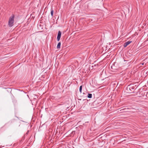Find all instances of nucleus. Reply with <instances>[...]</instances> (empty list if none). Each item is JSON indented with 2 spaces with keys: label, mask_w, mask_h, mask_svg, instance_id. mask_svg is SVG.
<instances>
[{
  "label": "nucleus",
  "mask_w": 148,
  "mask_h": 148,
  "mask_svg": "<svg viewBox=\"0 0 148 148\" xmlns=\"http://www.w3.org/2000/svg\"><path fill=\"white\" fill-rule=\"evenodd\" d=\"M14 15H12L9 18L8 25L10 27H12L13 25L14 22Z\"/></svg>",
  "instance_id": "1"
},
{
  "label": "nucleus",
  "mask_w": 148,
  "mask_h": 148,
  "mask_svg": "<svg viewBox=\"0 0 148 148\" xmlns=\"http://www.w3.org/2000/svg\"><path fill=\"white\" fill-rule=\"evenodd\" d=\"M142 64L143 65L144 64V63H143Z\"/></svg>",
  "instance_id": "9"
},
{
  "label": "nucleus",
  "mask_w": 148,
  "mask_h": 148,
  "mask_svg": "<svg viewBox=\"0 0 148 148\" xmlns=\"http://www.w3.org/2000/svg\"><path fill=\"white\" fill-rule=\"evenodd\" d=\"M125 109H126V108H125L123 109H122L121 110H120V111H122V112H123V110H125Z\"/></svg>",
  "instance_id": "8"
},
{
  "label": "nucleus",
  "mask_w": 148,
  "mask_h": 148,
  "mask_svg": "<svg viewBox=\"0 0 148 148\" xmlns=\"http://www.w3.org/2000/svg\"><path fill=\"white\" fill-rule=\"evenodd\" d=\"M60 45H61V43L60 42H59L58 43L57 48L58 49H60Z\"/></svg>",
  "instance_id": "4"
},
{
  "label": "nucleus",
  "mask_w": 148,
  "mask_h": 148,
  "mask_svg": "<svg viewBox=\"0 0 148 148\" xmlns=\"http://www.w3.org/2000/svg\"><path fill=\"white\" fill-rule=\"evenodd\" d=\"M82 86H80V88H79V91L81 93L82 92Z\"/></svg>",
  "instance_id": "7"
},
{
  "label": "nucleus",
  "mask_w": 148,
  "mask_h": 148,
  "mask_svg": "<svg viewBox=\"0 0 148 148\" xmlns=\"http://www.w3.org/2000/svg\"><path fill=\"white\" fill-rule=\"evenodd\" d=\"M61 32L60 31H58L57 37V39L58 41H59V40H60L61 35Z\"/></svg>",
  "instance_id": "2"
},
{
  "label": "nucleus",
  "mask_w": 148,
  "mask_h": 148,
  "mask_svg": "<svg viewBox=\"0 0 148 148\" xmlns=\"http://www.w3.org/2000/svg\"><path fill=\"white\" fill-rule=\"evenodd\" d=\"M92 97V94H91L89 93L88 94V97L89 98H91Z\"/></svg>",
  "instance_id": "5"
},
{
  "label": "nucleus",
  "mask_w": 148,
  "mask_h": 148,
  "mask_svg": "<svg viewBox=\"0 0 148 148\" xmlns=\"http://www.w3.org/2000/svg\"><path fill=\"white\" fill-rule=\"evenodd\" d=\"M51 15L52 16H53V10L52 9H51Z\"/></svg>",
  "instance_id": "6"
},
{
  "label": "nucleus",
  "mask_w": 148,
  "mask_h": 148,
  "mask_svg": "<svg viewBox=\"0 0 148 148\" xmlns=\"http://www.w3.org/2000/svg\"><path fill=\"white\" fill-rule=\"evenodd\" d=\"M131 42V41H128L127 42L124 44L123 45L124 47H126L128 45L130 44Z\"/></svg>",
  "instance_id": "3"
}]
</instances>
